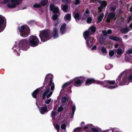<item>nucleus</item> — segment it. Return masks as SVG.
<instances>
[{"label": "nucleus", "mask_w": 132, "mask_h": 132, "mask_svg": "<svg viewBox=\"0 0 132 132\" xmlns=\"http://www.w3.org/2000/svg\"><path fill=\"white\" fill-rule=\"evenodd\" d=\"M27 43L26 39L15 41L12 49L14 53H16L17 55L19 56L20 55L19 53L21 52V50L26 51L28 49V48L26 46Z\"/></svg>", "instance_id": "f257e3e1"}, {"label": "nucleus", "mask_w": 132, "mask_h": 132, "mask_svg": "<svg viewBox=\"0 0 132 132\" xmlns=\"http://www.w3.org/2000/svg\"><path fill=\"white\" fill-rule=\"evenodd\" d=\"M96 31V28L94 26L90 27L88 30L85 31L83 34L84 37L86 42L87 46L89 48H91L93 45V42L94 38L89 36L92 34L91 32L93 33Z\"/></svg>", "instance_id": "f03ea898"}, {"label": "nucleus", "mask_w": 132, "mask_h": 132, "mask_svg": "<svg viewBox=\"0 0 132 132\" xmlns=\"http://www.w3.org/2000/svg\"><path fill=\"white\" fill-rule=\"evenodd\" d=\"M46 87V89L45 91L42 94V98L43 99H45V97L47 99H45V103L46 105L47 104V108L50 110L52 108V105L53 103V101L52 100L51 98H49L51 96L52 94L53 90H52L50 92L49 88H48Z\"/></svg>", "instance_id": "7ed1b4c3"}, {"label": "nucleus", "mask_w": 132, "mask_h": 132, "mask_svg": "<svg viewBox=\"0 0 132 132\" xmlns=\"http://www.w3.org/2000/svg\"><path fill=\"white\" fill-rule=\"evenodd\" d=\"M127 72L123 71L119 76L116 79V83L119 85H128L130 82L128 76H127Z\"/></svg>", "instance_id": "20e7f679"}, {"label": "nucleus", "mask_w": 132, "mask_h": 132, "mask_svg": "<svg viewBox=\"0 0 132 132\" xmlns=\"http://www.w3.org/2000/svg\"><path fill=\"white\" fill-rule=\"evenodd\" d=\"M21 2V0H0V6L3 5H7L10 8H14L17 5L19 4Z\"/></svg>", "instance_id": "39448f33"}, {"label": "nucleus", "mask_w": 132, "mask_h": 132, "mask_svg": "<svg viewBox=\"0 0 132 132\" xmlns=\"http://www.w3.org/2000/svg\"><path fill=\"white\" fill-rule=\"evenodd\" d=\"M53 75L49 73L45 77L44 84L47 85L45 86L48 88H51L52 90L54 89L55 86L54 82H53L52 79L53 78Z\"/></svg>", "instance_id": "423d86ee"}, {"label": "nucleus", "mask_w": 132, "mask_h": 132, "mask_svg": "<svg viewBox=\"0 0 132 132\" xmlns=\"http://www.w3.org/2000/svg\"><path fill=\"white\" fill-rule=\"evenodd\" d=\"M39 36L41 41L45 42L51 38L52 36L51 31L48 30L40 31Z\"/></svg>", "instance_id": "0eeeda50"}, {"label": "nucleus", "mask_w": 132, "mask_h": 132, "mask_svg": "<svg viewBox=\"0 0 132 132\" xmlns=\"http://www.w3.org/2000/svg\"><path fill=\"white\" fill-rule=\"evenodd\" d=\"M99 82L100 84L109 89H113L118 86L117 83H116V80L115 81L107 80L103 81H100Z\"/></svg>", "instance_id": "6e6552de"}, {"label": "nucleus", "mask_w": 132, "mask_h": 132, "mask_svg": "<svg viewBox=\"0 0 132 132\" xmlns=\"http://www.w3.org/2000/svg\"><path fill=\"white\" fill-rule=\"evenodd\" d=\"M18 30L20 35L22 37H26L29 34L30 29L27 25H23L19 27Z\"/></svg>", "instance_id": "1a4fd4ad"}, {"label": "nucleus", "mask_w": 132, "mask_h": 132, "mask_svg": "<svg viewBox=\"0 0 132 132\" xmlns=\"http://www.w3.org/2000/svg\"><path fill=\"white\" fill-rule=\"evenodd\" d=\"M86 79V78L83 76L75 78L71 81L73 85L76 87L81 86Z\"/></svg>", "instance_id": "9d476101"}, {"label": "nucleus", "mask_w": 132, "mask_h": 132, "mask_svg": "<svg viewBox=\"0 0 132 132\" xmlns=\"http://www.w3.org/2000/svg\"><path fill=\"white\" fill-rule=\"evenodd\" d=\"M39 42V39L36 36L32 35L29 38L28 44L31 46L34 47L37 46Z\"/></svg>", "instance_id": "9b49d317"}, {"label": "nucleus", "mask_w": 132, "mask_h": 132, "mask_svg": "<svg viewBox=\"0 0 132 132\" xmlns=\"http://www.w3.org/2000/svg\"><path fill=\"white\" fill-rule=\"evenodd\" d=\"M50 10L53 11V13L57 14H55L53 15V19L54 20H56L59 14H60L59 13V9L58 7L57 6H55L52 4H51L50 5Z\"/></svg>", "instance_id": "f8f14e48"}, {"label": "nucleus", "mask_w": 132, "mask_h": 132, "mask_svg": "<svg viewBox=\"0 0 132 132\" xmlns=\"http://www.w3.org/2000/svg\"><path fill=\"white\" fill-rule=\"evenodd\" d=\"M5 21V17L0 15V32H2L5 29V27L3 25Z\"/></svg>", "instance_id": "ddd939ff"}, {"label": "nucleus", "mask_w": 132, "mask_h": 132, "mask_svg": "<svg viewBox=\"0 0 132 132\" xmlns=\"http://www.w3.org/2000/svg\"><path fill=\"white\" fill-rule=\"evenodd\" d=\"M89 11L88 10V9H86L85 13H84L82 17V19H86L87 18L86 22H87L88 23H90L92 20V19L91 17H87L89 15Z\"/></svg>", "instance_id": "4468645a"}, {"label": "nucleus", "mask_w": 132, "mask_h": 132, "mask_svg": "<svg viewBox=\"0 0 132 132\" xmlns=\"http://www.w3.org/2000/svg\"><path fill=\"white\" fill-rule=\"evenodd\" d=\"M48 3L47 0H42L39 4H35L33 5V7H39L41 6H44L46 5Z\"/></svg>", "instance_id": "2eb2a0df"}, {"label": "nucleus", "mask_w": 132, "mask_h": 132, "mask_svg": "<svg viewBox=\"0 0 132 132\" xmlns=\"http://www.w3.org/2000/svg\"><path fill=\"white\" fill-rule=\"evenodd\" d=\"M47 105H46L44 106H41L39 108V111L40 113L42 114H43L45 113L48 111L47 109Z\"/></svg>", "instance_id": "dca6fc26"}, {"label": "nucleus", "mask_w": 132, "mask_h": 132, "mask_svg": "<svg viewBox=\"0 0 132 132\" xmlns=\"http://www.w3.org/2000/svg\"><path fill=\"white\" fill-rule=\"evenodd\" d=\"M52 34V36L54 39L58 38L59 37L58 29L55 28H54L53 30Z\"/></svg>", "instance_id": "f3484780"}, {"label": "nucleus", "mask_w": 132, "mask_h": 132, "mask_svg": "<svg viewBox=\"0 0 132 132\" xmlns=\"http://www.w3.org/2000/svg\"><path fill=\"white\" fill-rule=\"evenodd\" d=\"M81 13H80L76 12H73V16L75 19L76 21L79 20L81 19Z\"/></svg>", "instance_id": "a211bd4d"}, {"label": "nucleus", "mask_w": 132, "mask_h": 132, "mask_svg": "<svg viewBox=\"0 0 132 132\" xmlns=\"http://www.w3.org/2000/svg\"><path fill=\"white\" fill-rule=\"evenodd\" d=\"M66 30V24L65 23H63L61 26L60 30L61 34L63 35L65 33Z\"/></svg>", "instance_id": "6ab92c4d"}, {"label": "nucleus", "mask_w": 132, "mask_h": 132, "mask_svg": "<svg viewBox=\"0 0 132 132\" xmlns=\"http://www.w3.org/2000/svg\"><path fill=\"white\" fill-rule=\"evenodd\" d=\"M131 69L130 70H126L125 71L127 72L128 73L127 75L130 82H132V66L131 67Z\"/></svg>", "instance_id": "aec40b11"}, {"label": "nucleus", "mask_w": 132, "mask_h": 132, "mask_svg": "<svg viewBox=\"0 0 132 132\" xmlns=\"http://www.w3.org/2000/svg\"><path fill=\"white\" fill-rule=\"evenodd\" d=\"M90 125L89 126L91 128V129H92V132H100L101 131V129L99 127L94 126L92 124H90Z\"/></svg>", "instance_id": "412c9836"}, {"label": "nucleus", "mask_w": 132, "mask_h": 132, "mask_svg": "<svg viewBox=\"0 0 132 132\" xmlns=\"http://www.w3.org/2000/svg\"><path fill=\"white\" fill-rule=\"evenodd\" d=\"M116 14L114 12H111L108 15V18L106 21L108 23L111 20L114 18Z\"/></svg>", "instance_id": "4be33fe9"}, {"label": "nucleus", "mask_w": 132, "mask_h": 132, "mask_svg": "<svg viewBox=\"0 0 132 132\" xmlns=\"http://www.w3.org/2000/svg\"><path fill=\"white\" fill-rule=\"evenodd\" d=\"M117 53V57H120L121 56L122 53L124 51V50H122L120 48L117 49L116 50Z\"/></svg>", "instance_id": "5701e85b"}, {"label": "nucleus", "mask_w": 132, "mask_h": 132, "mask_svg": "<svg viewBox=\"0 0 132 132\" xmlns=\"http://www.w3.org/2000/svg\"><path fill=\"white\" fill-rule=\"evenodd\" d=\"M95 82V80L93 78H88L86 80L85 84L86 85H90Z\"/></svg>", "instance_id": "b1692460"}, {"label": "nucleus", "mask_w": 132, "mask_h": 132, "mask_svg": "<svg viewBox=\"0 0 132 132\" xmlns=\"http://www.w3.org/2000/svg\"><path fill=\"white\" fill-rule=\"evenodd\" d=\"M61 8L63 11L65 12H68L70 10V7H69L66 5H62L61 6Z\"/></svg>", "instance_id": "393cba45"}, {"label": "nucleus", "mask_w": 132, "mask_h": 132, "mask_svg": "<svg viewBox=\"0 0 132 132\" xmlns=\"http://www.w3.org/2000/svg\"><path fill=\"white\" fill-rule=\"evenodd\" d=\"M71 82H66L64 83L62 86V89L60 92V94L61 95L62 93L64 92V89L66 88V87L69 84H70Z\"/></svg>", "instance_id": "a878e982"}, {"label": "nucleus", "mask_w": 132, "mask_h": 132, "mask_svg": "<svg viewBox=\"0 0 132 132\" xmlns=\"http://www.w3.org/2000/svg\"><path fill=\"white\" fill-rule=\"evenodd\" d=\"M40 88H38L35 90L32 94V97L34 98H36L37 96L38 95L39 89Z\"/></svg>", "instance_id": "bb28decb"}, {"label": "nucleus", "mask_w": 132, "mask_h": 132, "mask_svg": "<svg viewBox=\"0 0 132 132\" xmlns=\"http://www.w3.org/2000/svg\"><path fill=\"white\" fill-rule=\"evenodd\" d=\"M67 127V124L65 123H63L61 124V131L62 132H67L66 127Z\"/></svg>", "instance_id": "cd10ccee"}, {"label": "nucleus", "mask_w": 132, "mask_h": 132, "mask_svg": "<svg viewBox=\"0 0 132 132\" xmlns=\"http://www.w3.org/2000/svg\"><path fill=\"white\" fill-rule=\"evenodd\" d=\"M90 125V124H88L86 126H85L84 122H82L80 124V127H80L81 128L83 129L84 130L85 129L88 128V127H89V126Z\"/></svg>", "instance_id": "c85d7f7f"}, {"label": "nucleus", "mask_w": 132, "mask_h": 132, "mask_svg": "<svg viewBox=\"0 0 132 132\" xmlns=\"http://www.w3.org/2000/svg\"><path fill=\"white\" fill-rule=\"evenodd\" d=\"M65 20L67 22L70 21L71 20V15L70 14H68L66 15L64 17Z\"/></svg>", "instance_id": "c756f323"}, {"label": "nucleus", "mask_w": 132, "mask_h": 132, "mask_svg": "<svg viewBox=\"0 0 132 132\" xmlns=\"http://www.w3.org/2000/svg\"><path fill=\"white\" fill-rule=\"evenodd\" d=\"M105 39V36L102 35H101L99 39L100 43L101 44H103Z\"/></svg>", "instance_id": "7c9ffc66"}, {"label": "nucleus", "mask_w": 132, "mask_h": 132, "mask_svg": "<svg viewBox=\"0 0 132 132\" xmlns=\"http://www.w3.org/2000/svg\"><path fill=\"white\" fill-rule=\"evenodd\" d=\"M57 113L56 111L53 110L51 112V116L52 119H55L57 117Z\"/></svg>", "instance_id": "2f4dec72"}, {"label": "nucleus", "mask_w": 132, "mask_h": 132, "mask_svg": "<svg viewBox=\"0 0 132 132\" xmlns=\"http://www.w3.org/2000/svg\"><path fill=\"white\" fill-rule=\"evenodd\" d=\"M114 54V52L113 50L109 51V56L108 57V58L110 59H112L113 57Z\"/></svg>", "instance_id": "473e14b6"}, {"label": "nucleus", "mask_w": 132, "mask_h": 132, "mask_svg": "<svg viewBox=\"0 0 132 132\" xmlns=\"http://www.w3.org/2000/svg\"><path fill=\"white\" fill-rule=\"evenodd\" d=\"M107 5V2L105 1H103L101 3V5L100 6V8L101 9L105 7Z\"/></svg>", "instance_id": "72a5a7b5"}, {"label": "nucleus", "mask_w": 132, "mask_h": 132, "mask_svg": "<svg viewBox=\"0 0 132 132\" xmlns=\"http://www.w3.org/2000/svg\"><path fill=\"white\" fill-rule=\"evenodd\" d=\"M132 53V48H130L129 50H127L126 52V58L125 59V60L126 61H130L129 60H128L127 59V57L126 56H127V55H129V54H131Z\"/></svg>", "instance_id": "f704fd0d"}, {"label": "nucleus", "mask_w": 132, "mask_h": 132, "mask_svg": "<svg viewBox=\"0 0 132 132\" xmlns=\"http://www.w3.org/2000/svg\"><path fill=\"white\" fill-rule=\"evenodd\" d=\"M129 31V29L128 28H121L120 30L121 33L125 34Z\"/></svg>", "instance_id": "c9c22d12"}, {"label": "nucleus", "mask_w": 132, "mask_h": 132, "mask_svg": "<svg viewBox=\"0 0 132 132\" xmlns=\"http://www.w3.org/2000/svg\"><path fill=\"white\" fill-rule=\"evenodd\" d=\"M109 39L114 40L121 41V40L119 38L117 37H114L112 36H110L109 37Z\"/></svg>", "instance_id": "e433bc0d"}, {"label": "nucleus", "mask_w": 132, "mask_h": 132, "mask_svg": "<svg viewBox=\"0 0 132 132\" xmlns=\"http://www.w3.org/2000/svg\"><path fill=\"white\" fill-rule=\"evenodd\" d=\"M104 16L103 13H102L97 18V23L100 22L102 20Z\"/></svg>", "instance_id": "4c0bfd02"}, {"label": "nucleus", "mask_w": 132, "mask_h": 132, "mask_svg": "<svg viewBox=\"0 0 132 132\" xmlns=\"http://www.w3.org/2000/svg\"><path fill=\"white\" fill-rule=\"evenodd\" d=\"M132 20V16H129L128 18L127 22L128 23L129 22L131 21ZM129 27L130 28H132V22L129 25Z\"/></svg>", "instance_id": "58836bf2"}, {"label": "nucleus", "mask_w": 132, "mask_h": 132, "mask_svg": "<svg viewBox=\"0 0 132 132\" xmlns=\"http://www.w3.org/2000/svg\"><path fill=\"white\" fill-rule=\"evenodd\" d=\"M83 131V129L80 127H78L74 129L73 130L74 132H81Z\"/></svg>", "instance_id": "ea45409f"}, {"label": "nucleus", "mask_w": 132, "mask_h": 132, "mask_svg": "<svg viewBox=\"0 0 132 132\" xmlns=\"http://www.w3.org/2000/svg\"><path fill=\"white\" fill-rule=\"evenodd\" d=\"M113 67V65L111 64H109L105 66V68L107 70H109Z\"/></svg>", "instance_id": "a19ab883"}, {"label": "nucleus", "mask_w": 132, "mask_h": 132, "mask_svg": "<svg viewBox=\"0 0 132 132\" xmlns=\"http://www.w3.org/2000/svg\"><path fill=\"white\" fill-rule=\"evenodd\" d=\"M68 100V98L64 96L62 98L61 102L62 103H65L67 102Z\"/></svg>", "instance_id": "79ce46f5"}, {"label": "nucleus", "mask_w": 132, "mask_h": 132, "mask_svg": "<svg viewBox=\"0 0 132 132\" xmlns=\"http://www.w3.org/2000/svg\"><path fill=\"white\" fill-rule=\"evenodd\" d=\"M101 51L104 55H106L107 53V51L106 48L102 46L101 48Z\"/></svg>", "instance_id": "37998d69"}, {"label": "nucleus", "mask_w": 132, "mask_h": 132, "mask_svg": "<svg viewBox=\"0 0 132 132\" xmlns=\"http://www.w3.org/2000/svg\"><path fill=\"white\" fill-rule=\"evenodd\" d=\"M112 130V132H120L119 129L117 128H110V130Z\"/></svg>", "instance_id": "c03bdc74"}, {"label": "nucleus", "mask_w": 132, "mask_h": 132, "mask_svg": "<svg viewBox=\"0 0 132 132\" xmlns=\"http://www.w3.org/2000/svg\"><path fill=\"white\" fill-rule=\"evenodd\" d=\"M76 109V108L75 105V104L73 105L71 108V110H72V114L73 116L74 114Z\"/></svg>", "instance_id": "a18cd8bd"}, {"label": "nucleus", "mask_w": 132, "mask_h": 132, "mask_svg": "<svg viewBox=\"0 0 132 132\" xmlns=\"http://www.w3.org/2000/svg\"><path fill=\"white\" fill-rule=\"evenodd\" d=\"M91 128L90 127H88L86 129H85V132H92V129H91Z\"/></svg>", "instance_id": "49530a36"}, {"label": "nucleus", "mask_w": 132, "mask_h": 132, "mask_svg": "<svg viewBox=\"0 0 132 132\" xmlns=\"http://www.w3.org/2000/svg\"><path fill=\"white\" fill-rule=\"evenodd\" d=\"M54 127L55 129L57 130V132H59L60 130V126L58 125H55L54 124Z\"/></svg>", "instance_id": "de8ad7c7"}, {"label": "nucleus", "mask_w": 132, "mask_h": 132, "mask_svg": "<svg viewBox=\"0 0 132 132\" xmlns=\"http://www.w3.org/2000/svg\"><path fill=\"white\" fill-rule=\"evenodd\" d=\"M63 109V107L62 106V104L58 109L57 111L58 112H61L62 111Z\"/></svg>", "instance_id": "09e8293b"}, {"label": "nucleus", "mask_w": 132, "mask_h": 132, "mask_svg": "<svg viewBox=\"0 0 132 132\" xmlns=\"http://www.w3.org/2000/svg\"><path fill=\"white\" fill-rule=\"evenodd\" d=\"M74 2L75 4L77 5L80 3V2L79 0H75Z\"/></svg>", "instance_id": "8fccbe9b"}, {"label": "nucleus", "mask_w": 132, "mask_h": 132, "mask_svg": "<svg viewBox=\"0 0 132 132\" xmlns=\"http://www.w3.org/2000/svg\"><path fill=\"white\" fill-rule=\"evenodd\" d=\"M110 130V128L105 130H102L101 129V131L100 132H108Z\"/></svg>", "instance_id": "3c124183"}, {"label": "nucleus", "mask_w": 132, "mask_h": 132, "mask_svg": "<svg viewBox=\"0 0 132 132\" xmlns=\"http://www.w3.org/2000/svg\"><path fill=\"white\" fill-rule=\"evenodd\" d=\"M102 33L103 34H104L105 36L108 34V33L105 30H103L102 31Z\"/></svg>", "instance_id": "603ef678"}, {"label": "nucleus", "mask_w": 132, "mask_h": 132, "mask_svg": "<svg viewBox=\"0 0 132 132\" xmlns=\"http://www.w3.org/2000/svg\"><path fill=\"white\" fill-rule=\"evenodd\" d=\"M97 48V47L96 45H94L93 47L92 48V50H95Z\"/></svg>", "instance_id": "864d4df0"}, {"label": "nucleus", "mask_w": 132, "mask_h": 132, "mask_svg": "<svg viewBox=\"0 0 132 132\" xmlns=\"http://www.w3.org/2000/svg\"><path fill=\"white\" fill-rule=\"evenodd\" d=\"M107 32L108 34H111L112 33V30L110 29H109L108 30Z\"/></svg>", "instance_id": "5fc2aeb1"}, {"label": "nucleus", "mask_w": 132, "mask_h": 132, "mask_svg": "<svg viewBox=\"0 0 132 132\" xmlns=\"http://www.w3.org/2000/svg\"><path fill=\"white\" fill-rule=\"evenodd\" d=\"M116 8L114 7H112L111 8V11H114L116 10Z\"/></svg>", "instance_id": "6e6d98bb"}, {"label": "nucleus", "mask_w": 132, "mask_h": 132, "mask_svg": "<svg viewBox=\"0 0 132 132\" xmlns=\"http://www.w3.org/2000/svg\"><path fill=\"white\" fill-rule=\"evenodd\" d=\"M114 46L115 48H117L118 47V44H116Z\"/></svg>", "instance_id": "4d7b16f0"}, {"label": "nucleus", "mask_w": 132, "mask_h": 132, "mask_svg": "<svg viewBox=\"0 0 132 132\" xmlns=\"http://www.w3.org/2000/svg\"><path fill=\"white\" fill-rule=\"evenodd\" d=\"M33 21H31L28 22V23L29 24H31L32 22Z\"/></svg>", "instance_id": "13d9d810"}, {"label": "nucleus", "mask_w": 132, "mask_h": 132, "mask_svg": "<svg viewBox=\"0 0 132 132\" xmlns=\"http://www.w3.org/2000/svg\"><path fill=\"white\" fill-rule=\"evenodd\" d=\"M127 35H125V36H124V38H125V39H126L127 38Z\"/></svg>", "instance_id": "bf43d9fd"}, {"label": "nucleus", "mask_w": 132, "mask_h": 132, "mask_svg": "<svg viewBox=\"0 0 132 132\" xmlns=\"http://www.w3.org/2000/svg\"><path fill=\"white\" fill-rule=\"evenodd\" d=\"M130 12H132V5L130 8Z\"/></svg>", "instance_id": "052dcab7"}, {"label": "nucleus", "mask_w": 132, "mask_h": 132, "mask_svg": "<svg viewBox=\"0 0 132 132\" xmlns=\"http://www.w3.org/2000/svg\"><path fill=\"white\" fill-rule=\"evenodd\" d=\"M59 24V23H56V24H55L54 25V26L55 27H56V26H57V24Z\"/></svg>", "instance_id": "680f3d73"}, {"label": "nucleus", "mask_w": 132, "mask_h": 132, "mask_svg": "<svg viewBox=\"0 0 132 132\" xmlns=\"http://www.w3.org/2000/svg\"><path fill=\"white\" fill-rule=\"evenodd\" d=\"M67 0H62V1L63 2H66Z\"/></svg>", "instance_id": "e2e57ef3"}, {"label": "nucleus", "mask_w": 132, "mask_h": 132, "mask_svg": "<svg viewBox=\"0 0 132 132\" xmlns=\"http://www.w3.org/2000/svg\"><path fill=\"white\" fill-rule=\"evenodd\" d=\"M130 57H131V58L130 60H131V62L132 63V56H131Z\"/></svg>", "instance_id": "0e129e2a"}, {"label": "nucleus", "mask_w": 132, "mask_h": 132, "mask_svg": "<svg viewBox=\"0 0 132 132\" xmlns=\"http://www.w3.org/2000/svg\"><path fill=\"white\" fill-rule=\"evenodd\" d=\"M36 101H37V99H36ZM36 105H37V102H36Z\"/></svg>", "instance_id": "69168bd1"}]
</instances>
